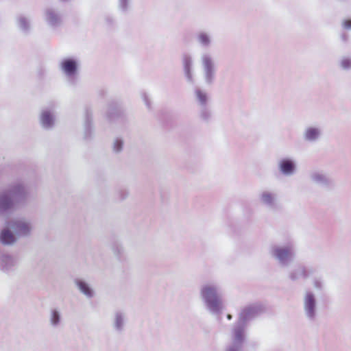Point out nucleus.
Instances as JSON below:
<instances>
[{"instance_id":"f257e3e1","label":"nucleus","mask_w":351,"mask_h":351,"mask_svg":"<svg viewBox=\"0 0 351 351\" xmlns=\"http://www.w3.org/2000/svg\"><path fill=\"white\" fill-rule=\"evenodd\" d=\"M255 311L256 308L254 306L245 307L241 311L239 319L232 329V343L226 348L225 351H242L247 337L245 322Z\"/></svg>"},{"instance_id":"f03ea898","label":"nucleus","mask_w":351,"mask_h":351,"mask_svg":"<svg viewBox=\"0 0 351 351\" xmlns=\"http://www.w3.org/2000/svg\"><path fill=\"white\" fill-rule=\"evenodd\" d=\"M221 291V286L215 283H207L200 288L201 299L206 309L212 315H219L224 308Z\"/></svg>"},{"instance_id":"7ed1b4c3","label":"nucleus","mask_w":351,"mask_h":351,"mask_svg":"<svg viewBox=\"0 0 351 351\" xmlns=\"http://www.w3.org/2000/svg\"><path fill=\"white\" fill-rule=\"evenodd\" d=\"M303 309L305 315L310 320H314L317 314V301L314 293L306 291L303 297Z\"/></svg>"},{"instance_id":"20e7f679","label":"nucleus","mask_w":351,"mask_h":351,"mask_svg":"<svg viewBox=\"0 0 351 351\" xmlns=\"http://www.w3.org/2000/svg\"><path fill=\"white\" fill-rule=\"evenodd\" d=\"M202 63L205 82L207 84L210 85L213 83L215 77V62L210 55L204 53L202 56Z\"/></svg>"},{"instance_id":"39448f33","label":"nucleus","mask_w":351,"mask_h":351,"mask_svg":"<svg viewBox=\"0 0 351 351\" xmlns=\"http://www.w3.org/2000/svg\"><path fill=\"white\" fill-rule=\"evenodd\" d=\"M270 253L280 262L290 261L294 255L293 247L291 243L283 246L274 245L271 247Z\"/></svg>"},{"instance_id":"423d86ee","label":"nucleus","mask_w":351,"mask_h":351,"mask_svg":"<svg viewBox=\"0 0 351 351\" xmlns=\"http://www.w3.org/2000/svg\"><path fill=\"white\" fill-rule=\"evenodd\" d=\"M182 63L184 75L187 81L191 84H193L194 80L191 71L193 65L192 58L188 54H184L182 57Z\"/></svg>"},{"instance_id":"0eeeda50","label":"nucleus","mask_w":351,"mask_h":351,"mask_svg":"<svg viewBox=\"0 0 351 351\" xmlns=\"http://www.w3.org/2000/svg\"><path fill=\"white\" fill-rule=\"evenodd\" d=\"M279 169L282 174L290 176L295 172V164L289 158H284L279 162Z\"/></svg>"},{"instance_id":"6e6552de","label":"nucleus","mask_w":351,"mask_h":351,"mask_svg":"<svg viewBox=\"0 0 351 351\" xmlns=\"http://www.w3.org/2000/svg\"><path fill=\"white\" fill-rule=\"evenodd\" d=\"M311 178L315 183L322 186H330L332 185V181L321 172H313L311 174Z\"/></svg>"},{"instance_id":"1a4fd4ad","label":"nucleus","mask_w":351,"mask_h":351,"mask_svg":"<svg viewBox=\"0 0 351 351\" xmlns=\"http://www.w3.org/2000/svg\"><path fill=\"white\" fill-rule=\"evenodd\" d=\"M321 130L318 128H307L304 133V138L306 141L314 142L319 138Z\"/></svg>"},{"instance_id":"9d476101","label":"nucleus","mask_w":351,"mask_h":351,"mask_svg":"<svg viewBox=\"0 0 351 351\" xmlns=\"http://www.w3.org/2000/svg\"><path fill=\"white\" fill-rule=\"evenodd\" d=\"M262 203L269 208H274L276 207V195L268 191H264L261 195Z\"/></svg>"},{"instance_id":"9b49d317","label":"nucleus","mask_w":351,"mask_h":351,"mask_svg":"<svg viewBox=\"0 0 351 351\" xmlns=\"http://www.w3.org/2000/svg\"><path fill=\"white\" fill-rule=\"evenodd\" d=\"M62 68L66 74L73 75L77 69L76 63L72 60H66L62 63Z\"/></svg>"},{"instance_id":"f8f14e48","label":"nucleus","mask_w":351,"mask_h":351,"mask_svg":"<svg viewBox=\"0 0 351 351\" xmlns=\"http://www.w3.org/2000/svg\"><path fill=\"white\" fill-rule=\"evenodd\" d=\"M14 228L19 234L25 235L29 232V226L24 221H18L15 223Z\"/></svg>"},{"instance_id":"ddd939ff","label":"nucleus","mask_w":351,"mask_h":351,"mask_svg":"<svg viewBox=\"0 0 351 351\" xmlns=\"http://www.w3.org/2000/svg\"><path fill=\"white\" fill-rule=\"evenodd\" d=\"M195 93L200 107L207 106L208 99L207 94L199 88L195 90Z\"/></svg>"},{"instance_id":"4468645a","label":"nucleus","mask_w":351,"mask_h":351,"mask_svg":"<svg viewBox=\"0 0 351 351\" xmlns=\"http://www.w3.org/2000/svg\"><path fill=\"white\" fill-rule=\"evenodd\" d=\"M0 240L4 244H11L14 241V237L10 230H5L1 233Z\"/></svg>"},{"instance_id":"2eb2a0df","label":"nucleus","mask_w":351,"mask_h":351,"mask_svg":"<svg viewBox=\"0 0 351 351\" xmlns=\"http://www.w3.org/2000/svg\"><path fill=\"white\" fill-rule=\"evenodd\" d=\"M41 122L44 126L49 127L53 123V117L48 112H45L41 115Z\"/></svg>"},{"instance_id":"dca6fc26","label":"nucleus","mask_w":351,"mask_h":351,"mask_svg":"<svg viewBox=\"0 0 351 351\" xmlns=\"http://www.w3.org/2000/svg\"><path fill=\"white\" fill-rule=\"evenodd\" d=\"M305 276L304 268L301 265H298L297 268L294 269V272L291 274L290 276L291 279L297 280Z\"/></svg>"},{"instance_id":"f3484780","label":"nucleus","mask_w":351,"mask_h":351,"mask_svg":"<svg viewBox=\"0 0 351 351\" xmlns=\"http://www.w3.org/2000/svg\"><path fill=\"white\" fill-rule=\"evenodd\" d=\"M198 41L202 45L208 47L210 44V39L209 36L204 32H200L197 36Z\"/></svg>"},{"instance_id":"a211bd4d","label":"nucleus","mask_w":351,"mask_h":351,"mask_svg":"<svg viewBox=\"0 0 351 351\" xmlns=\"http://www.w3.org/2000/svg\"><path fill=\"white\" fill-rule=\"evenodd\" d=\"M77 286H78L79 289H80V291L84 294H85L86 295H87L88 297L92 296V291L89 288V287L88 286L87 284H86L84 282L79 281V282H77Z\"/></svg>"},{"instance_id":"6ab92c4d","label":"nucleus","mask_w":351,"mask_h":351,"mask_svg":"<svg viewBox=\"0 0 351 351\" xmlns=\"http://www.w3.org/2000/svg\"><path fill=\"white\" fill-rule=\"evenodd\" d=\"M200 117L202 120L206 121L210 119V112L208 110L207 106L201 107Z\"/></svg>"},{"instance_id":"aec40b11","label":"nucleus","mask_w":351,"mask_h":351,"mask_svg":"<svg viewBox=\"0 0 351 351\" xmlns=\"http://www.w3.org/2000/svg\"><path fill=\"white\" fill-rule=\"evenodd\" d=\"M341 66L344 69H348L351 67V60L348 58H344L341 62Z\"/></svg>"},{"instance_id":"412c9836","label":"nucleus","mask_w":351,"mask_h":351,"mask_svg":"<svg viewBox=\"0 0 351 351\" xmlns=\"http://www.w3.org/2000/svg\"><path fill=\"white\" fill-rule=\"evenodd\" d=\"M51 321L53 324H56L59 322V315L57 312H53Z\"/></svg>"},{"instance_id":"4be33fe9","label":"nucleus","mask_w":351,"mask_h":351,"mask_svg":"<svg viewBox=\"0 0 351 351\" xmlns=\"http://www.w3.org/2000/svg\"><path fill=\"white\" fill-rule=\"evenodd\" d=\"M343 27L347 29H351V19L344 20Z\"/></svg>"},{"instance_id":"5701e85b","label":"nucleus","mask_w":351,"mask_h":351,"mask_svg":"<svg viewBox=\"0 0 351 351\" xmlns=\"http://www.w3.org/2000/svg\"><path fill=\"white\" fill-rule=\"evenodd\" d=\"M6 206H8V204L4 203L3 200L0 201V206L1 207H5Z\"/></svg>"},{"instance_id":"b1692460","label":"nucleus","mask_w":351,"mask_h":351,"mask_svg":"<svg viewBox=\"0 0 351 351\" xmlns=\"http://www.w3.org/2000/svg\"><path fill=\"white\" fill-rule=\"evenodd\" d=\"M341 38H342V40H343V41H345V42H346V41H347V40H348V36H347L346 34H343V35L341 36Z\"/></svg>"},{"instance_id":"393cba45","label":"nucleus","mask_w":351,"mask_h":351,"mask_svg":"<svg viewBox=\"0 0 351 351\" xmlns=\"http://www.w3.org/2000/svg\"><path fill=\"white\" fill-rule=\"evenodd\" d=\"M232 315H231L230 314H228V315H227V319H228V320L232 319Z\"/></svg>"}]
</instances>
